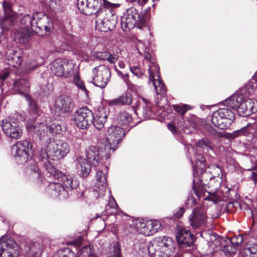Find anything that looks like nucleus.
Returning <instances> with one entry per match:
<instances>
[{"label":"nucleus","instance_id":"1","mask_svg":"<svg viewBox=\"0 0 257 257\" xmlns=\"http://www.w3.org/2000/svg\"><path fill=\"white\" fill-rule=\"evenodd\" d=\"M12 153L18 163L23 164L28 162L30 164V170L36 174L37 177H40V174L38 167L36 166L34 161L32 160L34 154V150L32 144L29 141L23 140L18 142L13 146Z\"/></svg>","mask_w":257,"mask_h":257},{"label":"nucleus","instance_id":"2","mask_svg":"<svg viewBox=\"0 0 257 257\" xmlns=\"http://www.w3.org/2000/svg\"><path fill=\"white\" fill-rule=\"evenodd\" d=\"M69 148L65 142L56 140L50 141L48 144L42 148L39 153L42 161L50 159L52 160H59L68 153Z\"/></svg>","mask_w":257,"mask_h":257},{"label":"nucleus","instance_id":"3","mask_svg":"<svg viewBox=\"0 0 257 257\" xmlns=\"http://www.w3.org/2000/svg\"><path fill=\"white\" fill-rule=\"evenodd\" d=\"M22 24L30 27L33 32L39 35H44L50 32L53 28V24L49 18L42 12L34 14L32 17L26 15L23 17L21 21Z\"/></svg>","mask_w":257,"mask_h":257},{"label":"nucleus","instance_id":"4","mask_svg":"<svg viewBox=\"0 0 257 257\" xmlns=\"http://www.w3.org/2000/svg\"><path fill=\"white\" fill-rule=\"evenodd\" d=\"M172 239L168 236H160L151 241L148 245L152 257H169L174 250Z\"/></svg>","mask_w":257,"mask_h":257},{"label":"nucleus","instance_id":"5","mask_svg":"<svg viewBox=\"0 0 257 257\" xmlns=\"http://www.w3.org/2000/svg\"><path fill=\"white\" fill-rule=\"evenodd\" d=\"M145 18L134 7L126 10L121 17V26L124 31L131 30L135 27L142 29L145 24Z\"/></svg>","mask_w":257,"mask_h":257},{"label":"nucleus","instance_id":"6","mask_svg":"<svg viewBox=\"0 0 257 257\" xmlns=\"http://www.w3.org/2000/svg\"><path fill=\"white\" fill-rule=\"evenodd\" d=\"M75 63L67 59H57L51 64V70L55 75L62 78H69L74 74Z\"/></svg>","mask_w":257,"mask_h":257},{"label":"nucleus","instance_id":"7","mask_svg":"<svg viewBox=\"0 0 257 257\" xmlns=\"http://www.w3.org/2000/svg\"><path fill=\"white\" fill-rule=\"evenodd\" d=\"M234 119V113L226 107L219 108L212 116V123L220 129L228 128Z\"/></svg>","mask_w":257,"mask_h":257},{"label":"nucleus","instance_id":"8","mask_svg":"<svg viewBox=\"0 0 257 257\" xmlns=\"http://www.w3.org/2000/svg\"><path fill=\"white\" fill-rule=\"evenodd\" d=\"M102 19L97 16L96 27L100 31L107 32L113 30L117 24V17L114 11L109 9H104L101 12Z\"/></svg>","mask_w":257,"mask_h":257},{"label":"nucleus","instance_id":"9","mask_svg":"<svg viewBox=\"0 0 257 257\" xmlns=\"http://www.w3.org/2000/svg\"><path fill=\"white\" fill-rule=\"evenodd\" d=\"M108 3L106 0H77V7L80 11L86 15L99 14L102 4L104 6Z\"/></svg>","mask_w":257,"mask_h":257},{"label":"nucleus","instance_id":"10","mask_svg":"<svg viewBox=\"0 0 257 257\" xmlns=\"http://www.w3.org/2000/svg\"><path fill=\"white\" fill-rule=\"evenodd\" d=\"M19 253V247L13 239L8 237L7 236L1 237V257H18Z\"/></svg>","mask_w":257,"mask_h":257},{"label":"nucleus","instance_id":"11","mask_svg":"<svg viewBox=\"0 0 257 257\" xmlns=\"http://www.w3.org/2000/svg\"><path fill=\"white\" fill-rule=\"evenodd\" d=\"M93 115L92 111L86 107L80 108L73 115V124L77 127L83 129L92 123Z\"/></svg>","mask_w":257,"mask_h":257},{"label":"nucleus","instance_id":"12","mask_svg":"<svg viewBox=\"0 0 257 257\" xmlns=\"http://www.w3.org/2000/svg\"><path fill=\"white\" fill-rule=\"evenodd\" d=\"M92 74V83L101 88L105 87L110 77L109 68L105 65H99L93 69Z\"/></svg>","mask_w":257,"mask_h":257},{"label":"nucleus","instance_id":"13","mask_svg":"<svg viewBox=\"0 0 257 257\" xmlns=\"http://www.w3.org/2000/svg\"><path fill=\"white\" fill-rule=\"evenodd\" d=\"M124 136L123 130L118 126H111L105 133L106 142L110 150L114 151Z\"/></svg>","mask_w":257,"mask_h":257},{"label":"nucleus","instance_id":"14","mask_svg":"<svg viewBox=\"0 0 257 257\" xmlns=\"http://www.w3.org/2000/svg\"><path fill=\"white\" fill-rule=\"evenodd\" d=\"M2 127L4 133L11 138L18 139L22 135V130L19 120L13 117L3 120Z\"/></svg>","mask_w":257,"mask_h":257},{"label":"nucleus","instance_id":"15","mask_svg":"<svg viewBox=\"0 0 257 257\" xmlns=\"http://www.w3.org/2000/svg\"><path fill=\"white\" fill-rule=\"evenodd\" d=\"M50 121V119L45 116L39 120H29L27 122V128L28 131L33 132L39 137H43L49 132Z\"/></svg>","mask_w":257,"mask_h":257},{"label":"nucleus","instance_id":"16","mask_svg":"<svg viewBox=\"0 0 257 257\" xmlns=\"http://www.w3.org/2000/svg\"><path fill=\"white\" fill-rule=\"evenodd\" d=\"M5 11V16L0 18V24L4 32L13 26L17 21L16 14L11 10V4L7 2H4L3 4Z\"/></svg>","mask_w":257,"mask_h":257},{"label":"nucleus","instance_id":"17","mask_svg":"<svg viewBox=\"0 0 257 257\" xmlns=\"http://www.w3.org/2000/svg\"><path fill=\"white\" fill-rule=\"evenodd\" d=\"M14 89L19 93L25 94L26 98L30 102L31 109L34 113H38V109L35 103L31 101L30 96L26 94V91L30 87L29 82L26 78H21L17 79L14 82Z\"/></svg>","mask_w":257,"mask_h":257},{"label":"nucleus","instance_id":"18","mask_svg":"<svg viewBox=\"0 0 257 257\" xmlns=\"http://www.w3.org/2000/svg\"><path fill=\"white\" fill-rule=\"evenodd\" d=\"M207 217L204 210L201 208H196L189 216V221L193 229H201L205 225Z\"/></svg>","mask_w":257,"mask_h":257},{"label":"nucleus","instance_id":"19","mask_svg":"<svg viewBox=\"0 0 257 257\" xmlns=\"http://www.w3.org/2000/svg\"><path fill=\"white\" fill-rule=\"evenodd\" d=\"M240 116H247L257 111V101L253 99H243L236 110Z\"/></svg>","mask_w":257,"mask_h":257},{"label":"nucleus","instance_id":"20","mask_svg":"<svg viewBox=\"0 0 257 257\" xmlns=\"http://www.w3.org/2000/svg\"><path fill=\"white\" fill-rule=\"evenodd\" d=\"M129 225L133 229L132 232H137L145 236L152 235L150 223L149 221H145L142 219L132 220Z\"/></svg>","mask_w":257,"mask_h":257},{"label":"nucleus","instance_id":"21","mask_svg":"<svg viewBox=\"0 0 257 257\" xmlns=\"http://www.w3.org/2000/svg\"><path fill=\"white\" fill-rule=\"evenodd\" d=\"M96 182L93 193L96 197L104 195L107 191V184L105 174L102 171H98L96 174Z\"/></svg>","mask_w":257,"mask_h":257},{"label":"nucleus","instance_id":"22","mask_svg":"<svg viewBox=\"0 0 257 257\" xmlns=\"http://www.w3.org/2000/svg\"><path fill=\"white\" fill-rule=\"evenodd\" d=\"M73 106L72 100L69 97L60 96L56 99L55 111L58 113L67 112L72 109Z\"/></svg>","mask_w":257,"mask_h":257},{"label":"nucleus","instance_id":"23","mask_svg":"<svg viewBox=\"0 0 257 257\" xmlns=\"http://www.w3.org/2000/svg\"><path fill=\"white\" fill-rule=\"evenodd\" d=\"M28 24L27 23V25H24L25 27L19 28L14 33V39L17 43L26 44L29 41L33 31Z\"/></svg>","mask_w":257,"mask_h":257},{"label":"nucleus","instance_id":"24","mask_svg":"<svg viewBox=\"0 0 257 257\" xmlns=\"http://www.w3.org/2000/svg\"><path fill=\"white\" fill-rule=\"evenodd\" d=\"M75 168L77 174L80 177H87L91 170L90 164L82 157L76 158L75 162Z\"/></svg>","mask_w":257,"mask_h":257},{"label":"nucleus","instance_id":"25","mask_svg":"<svg viewBox=\"0 0 257 257\" xmlns=\"http://www.w3.org/2000/svg\"><path fill=\"white\" fill-rule=\"evenodd\" d=\"M8 64L14 67H19L22 63V53L20 51L9 49L6 52Z\"/></svg>","mask_w":257,"mask_h":257},{"label":"nucleus","instance_id":"26","mask_svg":"<svg viewBox=\"0 0 257 257\" xmlns=\"http://www.w3.org/2000/svg\"><path fill=\"white\" fill-rule=\"evenodd\" d=\"M176 238L179 244L186 246H190L194 241V236L190 231L184 228L179 230Z\"/></svg>","mask_w":257,"mask_h":257},{"label":"nucleus","instance_id":"27","mask_svg":"<svg viewBox=\"0 0 257 257\" xmlns=\"http://www.w3.org/2000/svg\"><path fill=\"white\" fill-rule=\"evenodd\" d=\"M86 160L91 165L96 167L99 164L101 157L99 149L95 146L89 147L86 151Z\"/></svg>","mask_w":257,"mask_h":257},{"label":"nucleus","instance_id":"28","mask_svg":"<svg viewBox=\"0 0 257 257\" xmlns=\"http://www.w3.org/2000/svg\"><path fill=\"white\" fill-rule=\"evenodd\" d=\"M58 179H61L62 186L66 192L72 191L78 186L77 181H74L72 177L70 175L60 173V176Z\"/></svg>","mask_w":257,"mask_h":257},{"label":"nucleus","instance_id":"29","mask_svg":"<svg viewBox=\"0 0 257 257\" xmlns=\"http://www.w3.org/2000/svg\"><path fill=\"white\" fill-rule=\"evenodd\" d=\"M107 114L103 109L99 110L96 114L95 117H93L92 123L94 126L98 130H101L104 127L106 122Z\"/></svg>","mask_w":257,"mask_h":257},{"label":"nucleus","instance_id":"30","mask_svg":"<svg viewBox=\"0 0 257 257\" xmlns=\"http://www.w3.org/2000/svg\"><path fill=\"white\" fill-rule=\"evenodd\" d=\"M150 84H152L158 94H165L166 91L164 82L161 80L160 77L155 78L152 80H149Z\"/></svg>","mask_w":257,"mask_h":257},{"label":"nucleus","instance_id":"31","mask_svg":"<svg viewBox=\"0 0 257 257\" xmlns=\"http://www.w3.org/2000/svg\"><path fill=\"white\" fill-rule=\"evenodd\" d=\"M242 101V96L236 94L233 95L225 101V104L234 110H237L240 102Z\"/></svg>","mask_w":257,"mask_h":257},{"label":"nucleus","instance_id":"32","mask_svg":"<svg viewBox=\"0 0 257 257\" xmlns=\"http://www.w3.org/2000/svg\"><path fill=\"white\" fill-rule=\"evenodd\" d=\"M149 80L160 77V68L154 61L149 62Z\"/></svg>","mask_w":257,"mask_h":257},{"label":"nucleus","instance_id":"33","mask_svg":"<svg viewBox=\"0 0 257 257\" xmlns=\"http://www.w3.org/2000/svg\"><path fill=\"white\" fill-rule=\"evenodd\" d=\"M257 82V71L253 76L250 82L246 84L245 87L242 89V91H243L245 95H250L252 94L254 90L255 85Z\"/></svg>","mask_w":257,"mask_h":257},{"label":"nucleus","instance_id":"34","mask_svg":"<svg viewBox=\"0 0 257 257\" xmlns=\"http://www.w3.org/2000/svg\"><path fill=\"white\" fill-rule=\"evenodd\" d=\"M117 120L121 125H130L132 120V117L128 112L123 111L118 115Z\"/></svg>","mask_w":257,"mask_h":257},{"label":"nucleus","instance_id":"35","mask_svg":"<svg viewBox=\"0 0 257 257\" xmlns=\"http://www.w3.org/2000/svg\"><path fill=\"white\" fill-rule=\"evenodd\" d=\"M49 159L47 160L42 161L44 162V165L46 170L51 175H53L55 177L59 178L61 172H58V170L51 164Z\"/></svg>","mask_w":257,"mask_h":257},{"label":"nucleus","instance_id":"36","mask_svg":"<svg viewBox=\"0 0 257 257\" xmlns=\"http://www.w3.org/2000/svg\"><path fill=\"white\" fill-rule=\"evenodd\" d=\"M79 257H98L92 251L90 246L86 245L79 251Z\"/></svg>","mask_w":257,"mask_h":257},{"label":"nucleus","instance_id":"37","mask_svg":"<svg viewBox=\"0 0 257 257\" xmlns=\"http://www.w3.org/2000/svg\"><path fill=\"white\" fill-rule=\"evenodd\" d=\"M53 257H77L75 253L69 248L60 250L55 253Z\"/></svg>","mask_w":257,"mask_h":257},{"label":"nucleus","instance_id":"38","mask_svg":"<svg viewBox=\"0 0 257 257\" xmlns=\"http://www.w3.org/2000/svg\"><path fill=\"white\" fill-rule=\"evenodd\" d=\"M74 75L73 77V82L77 86L78 88L81 89L82 91L85 92V93H87L88 91L85 87V86L83 82L80 79L78 72H74Z\"/></svg>","mask_w":257,"mask_h":257},{"label":"nucleus","instance_id":"39","mask_svg":"<svg viewBox=\"0 0 257 257\" xmlns=\"http://www.w3.org/2000/svg\"><path fill=\"white\" fill-rule=\"evenodd\" d=\"M28 245H29L28 250L35 254H40L42 252V245L39 242H32L30 244H28Z\"/></svg>","mask_w":257,"mask_h":257},{"label":"nucleus","instance_id":"40","mask_svg":"<svg viewBox=\"0 0 257 257\" xmlns=\"http://www.w3.org/2000/svg\"><path fill=\"white\" fill-rule=\"evenodd\" d=\"M50 187L53 189L52 194L55 196H59L62 192L64 193L65 191L63 186L59 183H52Z\"/></svg>","mask_w":257,"mask_h":257},{"label":"nucleus","instance_id":"41","mask_svg":"<svg viewBox=\"0 0 257 257\" xmlns=\"http://www.w3.org/2000/svg\"><path fill=\"white\" fill-rule=\"evenodd\" d=\"M137 49L138 51V52L141 55H143L144 58L147 60V61H149V62L151 61H152L151 60V54L146 51V48L144 49L143 48V44L141 42H140L138 44H137Z\"/></svg>","mask_w":257,"mask_h":257},{"label":"nucleus","instance_id":"42","mask_svg":"<svg viewBox=\"0 0 257 257\" xmlns=\"http://www.w3.org/2000/svg\"><path fill=\"white\" fill-rule=\"evenodd\" d=\"M39 65H38L34 61H27L25 64V72H30L36 69Z\"/></svg>","mask_w":257,"mask_h":257},{"label":"nucleus","instance_id":"43","mask_svg":"<svg viewBox=\"0 0 257 257\" xmlns=\"http://www.w3.org/2000/svg\"><path fill=\"white\" fill-rule=\"evenodd\" d=\"M149 222L150 223L152 235L161 229L162 225L158 220L149 221Z\"/></svg>","mask_w":257,"mask_h":257},{"label":"nucleus","instance_id":"44","mask_svg":"<svg viewBox=\"0 0 257 257\" xmlns=\"http://www.w3.org/2000/svg\"><path fill=\"white\" fill-rule=\"evenodd\" d=\"M122 105L131 104L132 101V95L130 93H125L119 96Z\"/></svg>","mask_w":257,"mask_h":257},{"label":"nucleus","instance_id":"45","mask_svg":"<svg viewBox=\"0 0 257 257\" xmlns=\"http://www.w3.org/2000/svg\"><path fill=\"white\" fill-rule=\"evenodd\" d=\"M108 257H120V249L117 243L114 244L113 250L110 251Z\"/></svg>","mask_w":257,"mask_h":257},{"label":"nucleus","instance_id":"46","mask_svg":"<svg viewBox=\"0 0 257 257\" xmlns=\"http://www.w3.org/2000/svg\"><path fill=\"white\" fill-rule=\"evenodd\" d=\"M195 157L197 167L203 169L205 165L204 157L201 154H197Z\"/></svg>","mask_w":257,"mask_h":257},{"label":"nucleus","instance_id":"47","mask_svg":"<svg viewBox=\"0 0 257 257\" xmlns=\"http://www.w3.org/2000/svg\"><path fill=\"white\" fill-rule=\"evenodd\" d=\"M174 110L180 113L181 115H184L187 110L190 109L189 105H174L173 106Z\"/></svg>","mask_w":257,"mask_h":257},{"label":"nucleus","instance_id":"48","mask_svg":"<svg viewBox=\"0 0 257 257\" xmlns=\"http://www.w3.org/2000/svg\"><path fill=\"white\" fill-rule=\"evenodd\" d=\"M49 132L51 134H59L60 133L62 127L59 124L52 123L50 124L49 121Z\"/></svg>","mask_w":257,"mask_h":257},{"label":"nucleus","instance_id":"49","mask_svg":"<svg viewBox=\"0 0 257 257\" xmlns=\"http://www.w3.org/2000/svg\"><path fill=\"white\" fill-rule=\"evenodd\" d=\"M130 70L132 73L138 78L142 77L144 75V72L138 66L130 67Z\"/></svg>","mask_w":257,"mask_h":257},{"label":"nucleus","instance_id":"50","mask_svg":"<svg viewBox=\"0 0 257 257\" xmlns=\"http://www.w3.org/2000/svg\"><path fill=\"white\" fill-rule=\"evenodd\" d=\"M252 126L251 123H248L247 125L240 129V132L242 136H247L250 133V128Z\"/></svg>","mask_w":257,"mask_h":257},{"label":"nucleus","instance_id":"51","mask_svg":"<svg viewBox=\"0 0 257 257\" xmlns=\"http://www.w3.org/2000/svg\"><path fill=\"white\" fill-rule=\"evenodd\" d=\"M82 241V237L81 236H78L75 240L69 241L67 242V244L73 245L75 246H78L80 245Z\"/></svg>","mask_w":257,"mask_h":257},{"label":"nucleus","instance_id":"52","mask_svg":"<svg viewBox=\"0 0 257 257\" xmlns=\"http://www.w3.org/2000/svg\"><path fill=\"white\" fill-rule=\"evenodd\" d=\"M108 104L110 106L122 105L119 97L109 101L108 102Z\"/></svg>","mask_w":257,"mask_h":257},{"label":"nucleus","instance_id":"53","mask_svg":"<svg viewBox=\"0 0 257 257\" xmlns=\"http://www.w3.org/2000/svg\"><path fill=\"white\" fill-rule=\"evenodd\" d=\"M107 56H109V53L107 52H98L96 54V57L100 60H106Z\"/></svg>","mask_w":257,"mask_h":257},{"label":"nucleus","instance_id":"54","mask_svg":"<svg viewBox=\"0 0 257 257\" xmlns=\"http://www.w3.org/2000/svg\"><path fill=\"white\" fill-rule=\"evenodd\" d=\"M210 145V142L208 140H200L197 143V147L202 148L203 147H209Z\"/></svg>","mask_w":257,"mask_h":257},{"label":"nucleus","instance_id":"55","mask_svg":"<svg viewBox=\"0 0 257 257\" xmlns=\"http://www.w3.org/2000/svg\"><path fill=\"white\" fill-rule=\"evenodd\" d=\"M115 69L116 70L117 74L120 76V77L123 79V80L126 82L127 85H129L130 80L128 79V74H125L123 75L122 72L118 70H117L115 66Z\"/></svg>","mask_w":257,"mask_h":257},{"label":"nucleus","instance_id":"56","mask_svg":"<svg viewBox=\"0 0 257 257\" xmlns=\"http://www.w3.org/2000/svg\"><path fill=\"white\" fill-rule=\"evenodd\" d=\"M107 58L106 60L110 63H115L118 58L116 55H112L109 53V56H107Z\"/></svg>","mask_w":257,"mask_h":257},{"label":"nucleus","instance_id":"57","mask_svg":"<svg viewBox=\"0 0 257 257\" xmlns=\"http://www.w3.org/2000/svg\"><path fill=\"white\" fill-rule=\"evenodd\" d=\"M128 3H131L133 5L138 4L139 5L143 6L146 4L148 0H126Z\"/></svg>","mask_w":257,"mask_h":257},{"label":"nucleus","instance_id":"58","mask_svg":"<svg viewBox=\"0 0 257 257\" xmlns=\"http://www.w3.org/2000/svg\"><path fill=\"white\" fill-rule=\"evenodd\" d=\"M242 136L240 132V129L237 131H234L232 133L229 134V137L230 139H234L240 136Z\"/></svg>","mask_w":257,"mask_h":257},{"label":"nucleus","instance_id":"59","mask_svg":"<svg viewBox=\"0 0 257 257\" xmlns=\"http://www.w3.org/2000/svg\"><path fill=\"white\" fill-rule=\"evenodd\" d=\"M108 206L113 209H115L117 206L114 198H112L109 199L108 201Z\"/></svg>","mask_w":257,"mask_h":257},{"label":"nucleus","instance_id":"60","mask_svg":"<svg viewBox=\"0 0 257 257\" xmlns=\"http://www.w3.org/2000/svg\"><path fill=\"white\" fill-rule=\"evenodd\" d=\"M206 199L207 200L212 201L214 203H217L219 200L218 197L214 195H210V196L207 197Z\"/></svg>","mask_w":257,"mask_h":257},{"label":"nucleus","instance_id":"61","mask_svg":"<svg viewBox=\"0 0 257 257\" xmlns=\"http://www.w3.org/2000/svg\"><path fill=\"white\" fill-rule=\"evenodd\" d=\"M168 127L170 131H171L173 133H175L177 131L176 126L173 123H169L168 124Z\"/></svg>","mask_w":257,"mask_h":257},{"label":"nucleus","instance_id":"62","mask_svg":"<svg viewBox=\"0 0 257 257\" xmlns=\"http://www.w3.org/2000/svg\"><path fill=\"white\" fill-rule=\"evenodd\" d=\"M9 75V72H8V71H6L3 73H1L0 74V80H1V81L5 80V79L8 77Z\"/></svg>","mask_w":257,"mask_h":257},{"label":"nucleus","instance_id":"63","mask_svg":"<svg viewBox=\"0 0 257 257\" xmlns=\"http://www.w3.org/2000/svg\"><path fill=\"white\" fill-rule=\"evenodd\" d=\"M184 212V209L183 208H180L178 212L175 214L176 217H181Z\"/></svg>","mask_w":257,"mask_h":257},{"label":"nucleus","instance_id":"64","mask_svg":"<svg viewBox=\"0 0 257 257\" xmlns=\"http://www.w3.org/2000/svg\"><path fill=\"white\" fill-rule=\"evenodd\" d=\"M247 170L248 171L255 170V171H257V161L255 162L254 163H253L251 168L248 169Z\"/></svg>","mask_w":257,"mask_h":257}]
</instances>
